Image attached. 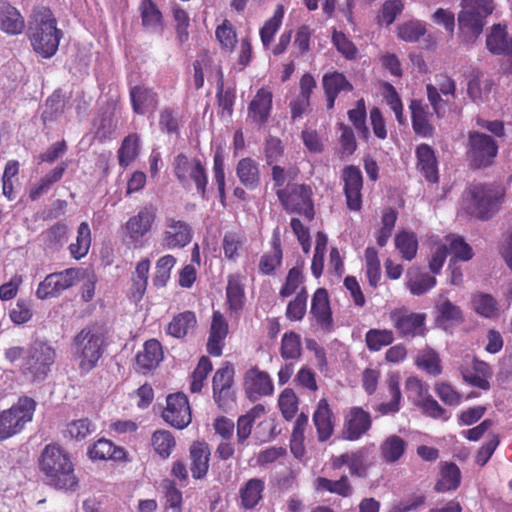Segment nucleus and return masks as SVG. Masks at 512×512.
I'll return each instance as SVG.
<instances>
[{
	"instance_id": "14",
	"label": "nucleus",
	"mask_w": 512,
	"mask_h": 512,
	"mask_svg": "<svg viewBox=\"0 0 512 512\" xmlns=\"http://www.w3.org/2000/svg\"><path fill=\"white\" fill-rule=\"evenodd\" d=\"M162 417L170 426L184 429L191 423V409L188 398L183 393L170 394Z\"/></svg>"
},
{
	"instance_id": "31",
	"label": "nucleus",
	"mask_w": 512,
	"mask_h": 512,
	"mask_svg": "<svg viewBox=\"0 0 512 512\" xmlns=\"http://www.w3.org/2000/svg\"><path fill=\"white\" fill-rule=\"evenodd\" d=\"M87 454L92 460H123L126 456L124 448L114 445L106 438H100L90 445Z\"/></svg>"
},
{
	"instance_id": "46",
	"label": "nucleus",
	"mask_w": 512,
	"mask_h": 512,
	"mask_svg": "<svg viewBox=\"0 0 512 512\" xmlns=\"http://www.w3.org/2000/svg\"><path fill=\"white\" fill-rule=\"evenodd\" d=\"M416 365L433 376L441 374L442 371L438 353L429 347L418 351Z\"/></svg>"
},
{
	"instance_id": "24",
	"label": "nucleus",
	"mask_w": 512,
	"mask_h": 512,
	"mask_svg": "<svg viewBox=\"0 0 512 512\" xmlns=\"http://www.w3.org/2000/svg\"><path fill=\"white\" fill-rule=\"evenodd\" d=\"M25 21L17 8L5 1H0V30L9 35L23 32Z\"/></svg>"
},
{
	"instance_id": "13",
	"label": "nucleus",
	"mask_w": 512,
	"mask_h": 512,
	"mask_svg": "<svg viewBox=\"0 0 512 512\" xmlns=\"http://www.w3.org/2000/svg\"><path fill=\"white\" fill-rule=\"evenodd\" d=\"M156 211L153 205H146L129 218L125 224V230L130 244L135 247L141 245L142 239L150 232L155 222Z\"/></svg>"
},
{
	"instance_id": "2",
	"label": "nucleus",
	"mask_w": 512,
	"mask_h": 512,
	"mask_svg": "<svg viewBox=\"0 0 512 512\" xmlns=\"http://www.w3.org/2000/svg\"><path fill=\"white\" fill-rule=\"evenodd\" d=\"M27 35L34 52L42 58L49 59L58 51L63 32L57 28L52 11L43 7L34 11L29 21Z\"/></svg>"
},
{
	"instance_id": "18",
	"label": "nucleus",
	"mask_w": 512,
	"mask_h": 512,
	"mask_svg": "<svg viewBox=\"0 0 512 512\" xmlns=\"http://www.w3.org/2000/svg\"><path fill=\"white\" fill-rule=\"evenodd\" d=\"M244 387L248 398L252 401H256L261 396L271 395L274 389L269 374L257 367H253L245 373Z\"/></svg>"
},
{
	"instance_id": "41",
	"label": "nucleus",
	"mask_w": 512,
	"mask_h": 512,
	"mask_svg": "<svg viewBox=\"0 0 512 512\" xmlns=\"http://www.w3.org/2000/svg\"><path fill=\"white\" fill-rule=\"evenodd\" d=\"M322 86L325 94L338 96L340 92H350L353 90L352 84L348 81L343 73L333 71L324 74L322 78Z\"/></svg>"
},
{
	"instance_id": "58",
	"label": "nucleus",
	"mask_w": 512,
	"mask_h": 512,
	"mask_svg": "<svg viewBox=\"0 0 512 512\" xmlns=\"http://www.w3.org/2000/svg\"><path fill=\"white\" fill-rule=\"evenodd\" d=\"M307 299L308 293L303 287L297 293L296 297L288 303L286 317L290 321H299L304 317L306 313Z\"/></svg>"
},
{
	"instance_id": "23",
	"label": "nucleus",
	"mask_w": 512,
	"mask_h": 512,
	"mask_svg": "<svg viewBox=\"0 0 512 512\" xmlns=\"http://www.w3.org/2000/svg\"><path fill=\"white\" fill-rule=\"evenodd\" d=\"M417 167L430 183L439 180L438 163L434 150L428 144H421L416 149Z\"/></svg>"
},
{
	"instance_id": "25",
	"label": "nucleus",
	"mask_w": 512,
	"mask_h": 512,
	"mask_svg": "<svg viewBox=\"0 0 512 512\" xmlns=\"http://www.w3.org/2000/svg\"><path fill=\"white\" fill-rule=\"evenodd\" d=\"M265 481L261 478H251L239 489L240 507L244 510L254 509L263 499Z\"/></svg>"
},
{
	"instance_id": "3",
	"label": "nucleus",
	"mask_w": 512,
	"mask_h": 512,
	"mask_svg": "<svg viewBox=\"0 0 512 512\" xmlns=\"http://www.w3.org/2000/svg\"><path fill=\"white\" fill-rule=\"evenodd\" d=\"M504 195L505 191L500 185H472L466 191L464 208L469 215L488 220L498 211Z\"/></svg>"
},
{
	"instance_id": "20",
	"label": "nucleus",
	"mask_w": 512,
	"mask_h": 512,
	"mask_svg": "<svg viewBox=\"0 0 512 512\" xmlns=\"http://www.w3.org/2000/svg\"><path fill=\"white\" fill-rule=\"evenodd\" d=\"M129 96L134 113L144 115L149 110H155L158 106V94L145 85L130 87Z\"/></svg>"
},
{
	"instance_id": "52",
	"label": "nucleus",
	"mask_w": 512,
	"mask_h": 512,
	"mask_svg": "<svg viewBox=\"0 0 512 512\" xmlns=\"http://www.w3.org/2000/svg\"><path fill=\"white\" fill-rule=\"evenodd\" d=\"M139 137L137 134H130L124 138L118 150L119 164L127 167L139 154Z\"/></svg>"
},
{
	"instance_id": "55",
	"label": "nucleus",
	"mask_w": 512,
	"mask_h": 512,
	"mask_svg": "<svg viewBox=\"0 0 512 512\" xmlns=\"http://www.w3.org/2000/svg\"><path fill=\"white\" fill-rule=\"evenodd\" d=\"M215 37L220 43L223 50L232 53L237 43V34L233 25L224 20L221 25L216 28Z\"/></svg>"
},
{
	"instance_id": "36",
	"label": "nucleus",
	"mask_w": 512,
	"mask_h": 512,
	"mask_svg": "<svg viewBox=\"0 0 512 512\" xmlns=\"http://www.w3.org/2000/svg\"><path fill=\"white\" fill-rule=\"evenodd\" d=\"M41 236L46 251H59L68 241V226L65 222H57L44 231Z\"/></svg>"
},
{
	"instance_id": "48",
	"label": "nucleus",
	"mask_w": 512,
	"mask_h": 512,
	"mask_svg": "<svg viewBox=\"0 0 512 512\" xmlns=\"http://www.w3.org/2000/svg\"><path fill=\"white\" fill-rule=\"evenodd\" d=\"M91 244V231L88 223L82 222L77 230L76 242L70 244L69 250L74 259L84 257L90 248Z\"/></svg>"
},
{
	"instance_id": "30",
	"label": "nucleus",
	"mask_w": 512,
	"mask_h": 512,
	"mask_svg": "<svg viewBox=\"0 0 512 512\" xmlns=\"http://www.w3.org/2000/svg\"><path fill=\"white\" fill-rule=\"evenodd\" d=\"M191 473L193 478L202 479L209 469L210 449L205 442H195L190 447Z\"/></svg>"
},
{
	"instance_id": "32",
	"label": "nucleus",
	"mask_w": 512,
	"mask_h": 512,
	"mask_svg": "<svg viewBox=\"0 0 512 512\" xmlns=\"http://www.w3.org/2000/svg\"><path fill=\"white\" fill-rule=\"evenodd\" d=\"M486 47L496 55H512V40L508 37L505 26L501 24L492 26L486 38Z\"/></svg>"
},
{
	"instance_id": "21",
	"label": "nucleus",
	"mask_w": 512,
	"mask_h": 512,
	"mask_svg": "<svg viewBox=\"0 0 512 512\" xmlns=\"http://www.w3.org/2000/svg\"><path fill=\"white\" fill-rule=\"evenodd\" d=\"M313 423L320 442L327 441L334 432V414L326 399H321L313 413Z\"/></svg>"
},
{
	"instance_id": "53",
	"label": "nucleus",
	"mask_w": 512,
	"mask_h": 512,
	"mask_svg": "<svg viewBox=\"0 0 512 512\" xmlns=\"http://www.w3.org/2000/svg\"><path fill=\"white\" fill-rule=\"evenodd\" d=\"M394 341V335L387 329H370L365 335V342L370 351H379Z\"/></svg>"
},
{
	"instance_id": "9",
	"label": "nucleus",
	"mask_w": 512,
	"mask_h": 512,
	"mask_svg": "<svg viewBox=\"0 0 512 512\" xmlns=\"http://www.w3.org/2000/svg\"><path fill=\"white\" fill-rule=\"evenodd\" d=\"M498 153L496 141L489 135L471 132L468 139L467 158L473 168L490 166Z\"/></svg>"
},
{
	"instance_id": "51",
	"label": "nucleus",
	"mask_w": 512,
	"mask_h": 512,
	"mask_svg": "<svg viewBox=\"0 0 512 512\" xmlns=\"http://www.w3.org/2000/svg\"><path fill=\"white\" fill-rule=\"evenodd\" d=\"M65 101L60 90L54 91L46 100L45 108L42 113L44 123L53 122L64 112Z\"/></svg>"
},
{
	"instance_id": "5",
	"label": "nucleus",
	"mask_w": 512,
	"mask_h": 512,
	"mask_svg": "<svg viewBox=\"0 0 512 512\" xmlns=\"http://www.w3.org/2000/svg\"><path fill=\"white\" fill-rule=\"evenodd\" d=\"M463 10L458 15L460 35L467 43H473L483 32L486 18L492 14V0H462Z\"/></svg>"
},
{
	"instance_id": "22",
	"label": "nucleus",
	"mask_w": 512,
	"mask_h": 512,
	"mask_svg": "<svg viewBox=\"0 0 512 512\" xmlns=\"http://www.w3.org/2000/svg\"><path fill=\"white\" fill-rule=\"evenodd\" d=\"M311 313L316 318L322 329L326 331L331 330L333 319L328 292L325 288H318L315 291L312 297Z\"/></svg>"
},
{
	"instance_id": "28",
	"label": "nucleus",
	"mask_w": 512,
	"mask_h": 512,
	"mask_svg": "<svg viewBox=\"0 0 512 512\" xmlns=\"http://www.w3.org/2000/svg\"><path fill=\"white\" fill-rule=\"evenodd\" d=\"M272 109V93L264 88L257 91L248 107L249 117L253 121L264 124L267 122Z\"/></svg>"
},
{
	"instance_id": "64",
	"label": "nucleus",
	"mask_w": 512,
	"mask_h": 512,
	"mask_svg": "<svg viewBox=\"0 0 512 512\" xmlns=\"http://www.w3.org/2000/svg\"><path fill=\"white\" fill-rule=\"evenodd\" d=\"M426 503L423 494H414L392 504L389 512H412L420 510Z\"/></svg>"
},
{
	"instance_id": "54",
	"label": "nucleus",
	"mask_w": 512,
	"mask_h": 512,
	"mask_svg": "<svg viewBox=\"0 0 512 512\" xmlns=\"http://www.w3.org/2000/svg\"><path fill=\"white\" fill-rule=\"evenodd\" d=\"M155 452L162 458H168L175 447V439L169 431L157 430L152 435Z\"/></svg>"
},
{
	"instance_id": "50",
	"label": "nucleus",
	"mask_w": 512,
	"mask_h": 512,
	"mask_svg": "<svg viewBox=\"0 0 512 512\" xmlns=\"http://www.w3.org/2000/svg\"><path fill=\"white\" fill-rule=\"evenodd\" d=\"M283 17L284 9L281 5H278L273 16L269 18L260 29L261 42L265 48L270 46L275 34L282 24Z\"/></svg>"
},
{
	"instance_id": "37",
	"label": "nucleus",
	"mask_w": 512,
	"mask_h": 512,
	"mask_svg": "<svg viewBox=\"0 0 512 512\" xmlns=\"http://www.w3.org/2000/svg\"><path fill=\"white\" fill-rule=\"evenodd\" d=\"M407 443L400 436L393 434L388 436L380 445L379 450L385 463L397 462L405 453Z\"/></svg>"
},
{
	"instance_id": "61",
	"label": "nucleus",
	"mask_w": 512,
	"mask_h": 512,
	"mask_svg": "<svg viewBox=\"0 0 512 512\" xmlns=\"http://www.w3.org/2000/svg\"><path fill=\"white\" fill-rule=\"evenodd\" d=\"M408 398L418 406L429 395V386L417 377H408L405 382Z\"/></svg>"
},
{
	"instance_id": "16",
	"label": "nucleus",
	"mask_w": 512,
	"mask_h": 512,
	"mask_svg": "<svg viewBox=\"0 0 512 512\" xmlns=\"http://www.w3.org/2000/svg\"><path fill=\"white\" fill-rule=\"evenodd\" d=\"M341 179L344 183V194L347 207L352 211H359L362 207L363 176L361 170L354 166H345L342 170Z\"/></svg>"
},
{
	"instance_id": "12",
	"label": "nucleus",
	"mask_w": 512,
	"mask_h": 512,
	"mask_svg": "<svg viewBox=\"0 0 512 512\" xmlns=\"http://www.w3.org/2000/svg\"><path fill=\"white\" fill-rule=\"evenodd\" d=\"M193 238V230L186 221L174 217H166L161 235V244L167 249H182Z\"/></svg>"
},
{
	"instance_id": "42",
	"label": "nucleus",
	"mask_w": 512,
	"mask_h": 512,
	"mask_svg": "<svg viewBox=\"0 0 512 512\" xmlns=\"http://www.w3.org/2000/svg\"><path fill=\"white\" fill-rule=\"evenodd\" d=\"M282 261V249L279 237L274 236L271 240V250L265 253L259 262V271L264 275L274 272Z\"/></svg>"
},
{
	"instance_id": "35",
	"label": "nucleus",
	"mask_w": 512,
	"mask_h": 512,
	"mask_svg": "<svg viewBox=\"0 0 512 512\" xmlns=\"http://www.w3.org/2000/svg\"><path fill=\"white\" fill-rule=\"evenodd\" d=\"M139 10L142 25L152 33L163 31L162 14L152 0H141Z\"/></svg>"
},
{
	"instance_id": "60",
	"label": "nucleus",
	"mask_w": 512,
	"mask_h": 512,
	"mask_svg": "<svg viewBox=\"0 0 512 512\" xmlns=\"http://www.w3.org/2000/svg\"><path fill=\"white\" fill-rule=\"evenodd\" d=\"M192 180L195 183L197 192L203 199H206V187L208 184V176L206 169L202 165L201 161L197 158L194 159V164L189 169L188 181Z\"/></svg>"
},
{
	"instance_id": "59",
	"label": "nucleus",
	"mask_w": 512,
	"mask_h": 512,
	"mask_svg": "<svg viewBox=\"0 0 512 512\" xmlns=\"http://www.w3.org/2000/svg\"><path fill=\"white\" fill-rule=\"evenodd\" d=\"M425 33V24L419 20H410L398 27V37L406 42H416Z\"/></svg>"
},
{
	"instance_id": "33",
	"label": "nucleus",
	"mask_w": 512,
	"mask_h": 512,
	"mask_svg": "<svg viewBox=\"0 0 512 512\" xmlns=\"http://www.w3.org/2000/svg\"><path fill=\"white\" fill-rule=\"evenodd\" d=\"M163 359V350L160 342L150 339L144 343L143 350L136 355V363L140 369L150 371L158 366Z\"/></svg>"
},
{
	"instance_id": "45",
	"label": "nucleus",
	"mask_w": 512,
	"mask_h": 512,
	"mask_svg": "<svg viewBox=\"0 0 512 512\" xmlns=\"http://www.w3.org/2000/svg\"><path fill=\"white\" fill-rule=\"evenodd\" d=\"M395 247L404 260L411 261L414 259L418 250V240L415 233L399 232L395 237Z\"/></svg>"
},
{
	"instance_id": "7",
	"label": "nucleus",
	"mask_w": 512,
	"mask_h": 512,
	"mask_svg": "<svg viewBox=\"0 0 512 512\" xmlns=\"http://www.w3.org/2000/svg\"><path fill=\"white\" fill-rule=\"evenodd\" d=\"M36 408L34 399L20 397L10 409L0 413V440H6L19 433L26 423L32 421Z\"/></svg>"
},
{
	"instance_id": "1",
	"label": "nucleus",
	"mask_w": 512,
	"mask_h": 512,
	"mask_svg": "<svg viewBox=\"0 0 512 512\" xmlns=\"http://www.w3.org/2000/svg\"><path fill=\"white\" fill-rule=\"evenodd\" d=\"M39 468L47 485L58 490H75L78 478L70 455L58 444H48L41 452Z\"/></svg>"
},
{
	"instance_id": "57",
	"label": "nucleus",
	"mask_w": 512,
	"mask_h": 512,
	"mask_svg": "<svg viewBox=\"0 0 512 512\" xmlns=\"http://www.w3.org/2000/svg\"><path fill=\"white\" fill-rule=\"evenodd\" d=\"M211 371L212 363L210 359L206 356H202L191 375L190 391L192 393H198L202 390L204 381Z\"/></svg>"
},
{
	"instance_id": "10",
	"label": "nucleus",
	"mask_w": 512,
	"mask_h": 512,
	"mask_svg": "<svg viewBox=\"0 0 512 512\" xmlns=\"http://www.w3.org/2000/svg\"><path fill=\"white\" fill-rule=\"evenodd\" d=\"M80 275L81 269L78 268H67L48 274L37 287V298L45 300L58 297L62 292L76 285L80 280Z\"/></svg>"
},
{
	"instance_id": "63",
	"label": "nucleus",
	"mask_w": 512,
	"mask_h": 512,
	"mask_svg": "<svg viewBox=\"0 0 512 512\" xmlns=\"http://www.w3.org/2000/svg\"><path fill=\"white\" fill-rule=\"evenodd\" d=\"M403 10L401 0H388L383 5L377 16L379 24L391 25Z\"/></svg>"
},
{
	"instance_id": "38",
	"label": "nucleus",
	"mask_w": 512,
	"mask_h": 512,
	"mask_svg": "<svg viewBox=\"0 0 512 512\" xmlns=\"http://www.w3.org/2000/svg\"><path fill=\"white\" fill-rule=\"evenodd\" d=\"M471 304L473 310L481 317L491 319L498 316V301L488 293H475L472 295Z\"/></svg>"
},
{
	"instance_id": "27",
	"label": "nucleus",
	"mask_w": 512,
	"mask_h": 512,
	"mask_svg": "<svg viewBox=\"0 0 512 512\" xmlns=\"http://www.w3.org/2000/svg\"><path fill=\"white\" fill-rule=\"evenodd\" d=\"M236 175L240 183L249 190H255L260 185L259 163L251 157H245L238 161Z\"/></svg>"
},
{
	"instance_id": "56",
	"label": "nucleus",
	"mask_w": 512,
	"mask_h": 512,
	"mask_svg": "<svg viewBox=\"0 0 512 512\" xmlns=\"http://www.w3.org/2000/svg\"><path fill=\"white\" fill-rule=\"evenodd\" d=\"M176 259L172 255H165L161 257L155 267L153 276V284L157 288L164 287L170 279L171 269L174 267Z\"/></svg>"
},
{
	"instance_id": "47",
	"label": "nucleus",
	"mask_w": 512,
	"mask_h": 512,
	"mask_svg": "<svg viewBox=\"0 0 512 512\" xmlns=\"http://www.w3.org/2000/svg\"><path fill=\"white\" fill-rule=\"evenodd\" d=\"M281 357L285 360H296L301 357V337L294 331L284 333L280 347Z\"/></svg>"
},
{
	"instance_id": "19",
	"label": "nucleus",
	"mask_w": 512,
	"mask_h": 512,
	"mask_svg": "<svg viewBox=\"0 0 512 512\" xmlns=\"http://www.w3.org/2000/svg\"><path fill=\"white\" fill-rule=\"evenodd\" d=\"M228 332L227 320L220 311H214L206 344L207 352L211 356L220 357L222 355Z\"/></svg>"
},
{
	"instance_id": "17",
	"label": "nucleus",
	"mask_w": 512,
	"mask_h": 512,
	"mask_svg": "<svg viewBox=\"0 0 512 512\" xmlns=\"http://www.w3.org/2000/svg\"><path fill=\"white\" fill-rule=\"evenodd\" d=\"M372 426V417L361 407H352L344 417L343 438L357 441L365 435Z\"/></svg>"
},
{
	"instance_id": "26",
	"label": "nucleus",
	"mask_w": 512,
	"mask_h": 512,
	"mask_svg": "<svg viewBox=\"0 0 512 512\" xmlns=\"http://www.w3.org/2000/svg\"><path fill=\"white\" fill-rule=\"evenodd\" d=\"M461 483V471L453 462H441L439 467V478L434 486L438 493L455 491Z\"/></svg>"
},
{
	"instance_id": "34",
	"label": "nucleus",
	"mask_w": 512,
	"mask_h": 512,
	"mask_svg": "<svg viewBox=\"0 0 512 512\" xmlns=\"http://www.w3.org/2000/svg\"><path fill=\"white\" fill-rule=\"evenodd\" d=\"M197 325L196 315L192 311H185L175 315L166 328L168 335L174 338H184Z\"/></svg>"
},
{
	"instance_id": "8",
	"label": "nucleus",
	"mask_w": 512,
	"mask_h": 512,
	"mask_svg": "<svg viewBox=\"0 0 512 512\" xmlns=\"http://www.w3.org/2000/svg\"><path fill=\"white\" fill-rule=\"evenodd\" d=\"M277 197L287 212L304 216L308 221L314 219L312 189L307 184H292L276 192Z\"/></svg>"
},
{
	"instance_id": "4",
	"label": "nucleus",
	"mask_w": 512,
	"mask_h": 512,
	"mask_svg": "<svg viewBox=\"0 0 512 512\" xmlns=\"http://www.w3.org/2000/svg\"><path fill=\"white\" fill-rule=\"evenodd\" d=\"M73 349L82 372L94 369L105 351V337L96 328H84L73 338Z\"/></svg>"
},
{
	"instance_id": "29",
	"label": "nucleus",
	"mask_w": 512,
	"mask_h": 512,
	"mask_svg": "<svg viewBox=\"0 0 512 512\" xmlns=\"http://www.w3.org/2000/svg\"><path fill=\"white\" fill-rule=\"evenodd\" d=\"M436 322L441 327L456 326L464 322L462 309L449 299L439 300L435 305Z\"/></svg>"
},
{
	"instance_id": "6",
	"label": "nucleus",
	"mask_w": 512,
	"mask_h": 512,
	"mask_svg": "<svg viewBox=\"0 0 512 512\" xmlns=\"http://www.w3.org/2000/svg\"><path fill=\"white\" fill-rule=\"evenodd\" d=\"M56 358L55 349L46 342L35 341L26 350L21 365L22 372L32 381L43 380L51 370Z\"/></svg>"
},
{
	"instance_id": "11",
	"label": "nucleus",
	"mask_w": 512,
	"mask_h": 512,
	"mask_svg": "<svg viewBox=\"0 0 512 512\" xmlns=\"http://www.w3.org/2000/svg\"><path fill=\"white\" fill-rule=\"evenodd\" d=\"M374 444L361 447L351 452H345L331 457V467L334 470L348 466L351 476L365 478L368 469L372 466L370 456L373 453Z\"/></svg>"
},
{
	"instance_id": "40",
	"label": "nucleus",
	"mask_w": 512,
	"mask_h": 512,
	"mask_svg": "<svg viewBox=\"0 0 512 512\" xmlns=\"http://www.w3.org/2000/svg\"><path fill=\"white\" fill-rule=\"evenodd\" d=\"M226 297L229 310L238 314L243 308L245 297L244 286L239 277L234 275L228 277Z\"/></svg>"
},
{
	"instance_id": "39",
	"label": "nucleus",
	"mask_w": 512,
	"mask_h": 512,
	"mask_svg": "<svg viewBox=\"0 0 512 512\" xmlns=\"http://www.w3.org/2000/svg\"><path fill=\"white\" fill-rule=\"evenodd\" d=\"M436 283V278L428 273L418 270H409L407 273V286L413 295L420 296L427 293Z\"/></svg>"
},
{
	"instance_id": "49",
	"label": "nucleus",
	"mask_w": 512,
	"mask_h": 512,
	"mask_svg": "<svg viewBox=\"0 0 512 512\" xmlns=\"http://www.w3.org/2000/svg\"><path fill=\"white\" fill-rule=\"evenodd\" d=\"M245 237L237 232L225 233L222 241V248L225 257L232 262H236L241 256Z\"/></svg>"
},
{
	"instance_id": "62",
	"label": "nucleus",
	"mask_w": 512,
	"mask_h": 512,
	"mask_svg": "<svg viewBox=\"0 0 512 512\" xmlns=\"http://www.w3.org/2000/svg\"><path fill=\"white\" fill-rule=\"evenodd\" d=\"M95 430L96 426L88 418L74 420L67 425V432L70 437L78 441L85 439Z\"/></svg>"
},
{
	"instance_id": "15",
	"label": "nucleus",
	"mask_w": 512,
	"mask_h": 512,
	"mask_svg": "<svg viewBox=\"0 0 512 512\" xmlns=\"http://www.w3.org/2000/svg\"><path fill=\"white\" fill-rule=\"evenodd\" d=\"M390 319L402 337H415L425 333V314L396 309L390 313Z\"/></svg>"
},
{
	"instance_id": "44",
	"label": "nucleus",
	"mask_w": 512,
	"mask_h": 512,
	"mask_svg": "<svg viewBox=\"0 0 512 512\" xmlns=\"http://www.w3.org/2000/svg\"><path fill=\"white\" fill-rule=\"evenodd\" d=\"M317 489L325 490L347 498L353 494V487L346 475H342L338 480H330L325 477L317 478Z\"/></svg>"
},
{
	"instance_id": "43",
	"label": "nucleus",
	"mask_w": 512,
	"mask_h": 512,
	"mask_svg": "<svg viewBox=\"0 0 512 512\" xmlns=\"http://www.w3.org/2000/svg\"><path fill=\"white\" fill-rule=\"evenodd\" d=\"M409 107L411 110L412 126L415 133L423 137L431 136L433 128L427 120L426 112L421 102L412 100Z\"/></svg>"
}]
</instances>
